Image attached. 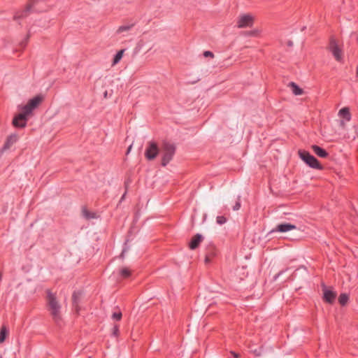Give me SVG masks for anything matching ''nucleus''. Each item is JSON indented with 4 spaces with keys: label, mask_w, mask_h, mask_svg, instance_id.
Masks as SVG:
<instances>
[{
    "label": "nucleus",
    "mask_w": 358,
    "mask_h": 358,
    "mask_svg": "<svg viewBox=\"0 0 358 358\" xmlns=\"http://www.w3.org/2000/svg\"><path fill=\"white\" fill-rule=\"evenodd\" d=\"M45 292L48 310L50 312L55 322L59 324L62 320V306L57 299V294L53 293L50 289H47Z\"/></svg>",
    "instance_id": "1"
},
{
    "label": "nucleus",
    "mask_w": 358,
    "mask_h": 358,
    "mask_svg": "<svg viewBox=\"0 0 358 358\" xmlns=\"http://www.w3.org/2000/svg\"><path fill=\"white\" fill-rule=\"evenodd\" d=\"M45 1L46 0H29L24 10L15 13L14 19L20 20L26 17L31 11L41 12L45 10L46 8L43 6Z\"/></svg>",
    "instance_id": "2"
},
{
    "label": "nucleus",
    "mask_w": 358,
    "mask_h": 358,
    "mask_svg": "<svg viewBox=\"0 0 358 358\" xmlns=\"http://www.w3.org/2000/svg\"><path fill=\"white\" fill-rule=\"evenodd\" d=\"M161 149L162 152V165L166 166L175 155L176 146L173 143L164 141L162 144Z\"/></svg>",
    "instance_id": "3"
},
{
    "label": "nucleus",
    "mask_w": 358,
    "mask_h": 358,
    "mask_svg": "<svg viewBox=\"0 0 358 358\" xmlns=\"http://www.w3.org/2000/svg\"><path fill=\"white\" fill-rule=\"evenodd\" d=\"M299 155L300 158L310 168L322 170L323 166L319 162V161L312 155H310L308 151L306 150H299Z\"/></svg>",
    "instance_id": "4"
},
{
    "label": "nucleus",
    "mask_w": 358,
    "mask_h": 358,
    "mask_svg": "<svg viewBox=\"0 0 358 358\" xmlns=\"http://www.w3.org/2000/svg\"><path fill=\"white\" fill-rule=\"evenodd\" d=\"M159 148L155 141H149L145 151V157L148 160H153L157 157Z\"/></svg>",
    "instance_id": "5"
},
{
    "label": "nucleus",
    "mask_w": 358,
    "mask_h": 358,
    "mask_svg": "<svg viewBox=\"0 0 358 358\" xmlns=\"http://www.w3.org/2000/svg\"><path fill=\"white\" fill-rule=\"evenodd\" d=\"M254 23V17L250 14L241 15L237 19L238 28L251 27Z\"/></svg>",
    "instance_id": "6"
},
{
    "label": "nucleus",
    "mask_w": 358,
    "mask_h": 358,
    "mask_svg": "<svg viewBox=\"0 0 358 358\" xmlns=\"http://www.w3.org/2000/svg\"><path fill=\"white\" fill-rule=\"evenodd\" d=\"M329 49L332 53L333 56L338 62H341L343 59V50L338 45L336 41L334 38H331L329 45Z\"/></svg>",
    "instance_id": "7"
},
{
    "label": "nucleus",
    "mask_w": 358,
    "mask_h": 358,
    "mask_svg": "<svg viewBox=\"0 0 358 358\" xmlns=\"http://www.w3.org/2000/svg\"><path fill=\"white\" fill-rule=\"evenodd\" d=\"M296 228V225L292 224L290 223H282L278 224L275 229L273 230V231H278V232H287L289 231H291L292 229H295Z\"/></svg>",
    "instance_id": "8"
},
{
    "label": "nucleus",
    "mask_w": 358,
    "mask_h": 358,
    "mask_svg": "<svg viewBox=\"0 0 358 358\" xmlns=\"http://www.w3.org/2000/svg\"><path fill=\"white\" fill-rule=\"evenodd\" d=\"M203 240V237L202 236V235L199 234H196V235H194L192 240L190 241L189 243V248L191 249V250H195L196 249L199 245H200V243L202 242V241Z\"/></svg>",
    "instance_id": "9"
},
{
    "label": "nucleus",
    "mask_w": 358,
    "mask_h": 358,
    "mask_svg": "<svg viewBox=\"0 0 358 358\" xmlns=\"http://www.w3.org/2000/svg\"><path fill=\"white\" fill-rule=\"evenodd\" d=\"M336 296V292H334L331 290L327 289L326 287H324V296H323V299L324 301H326L327 303H332L334 301Z\"/></svg>",
    "instance_id": "10"
},
{
    "label": "nucleus",
    "mask_w": 358,
    "mask_h": 358,
    "mask_svg": "<svg viewBox=\"0 0 358 358\" xmlns=\"http://www.w3.org/2000/svg\"><path fill=\"white\" fill-rule=\"evenodd\" d=\"M33 111L32 108L27 103L22 108V113L17 115V119H27Z\"/></svg>",
    "instance_id": "11"
},
{
    "label": "nucleus",
    "mask_w": 358,
    "mask_h": 358,
    "mask_svg": "<svg viewBox=\"0 0 358 358\" xmlns=\"http://www.w3.org/2000/svg\"><path fill=\"white\" fill-rule=\"evenodd\" d=\"M311 149L320 157L326 158L329 156V153L324 149L317 145H313Z\"/></svg>",
    "instance_id": "12"
},
{
    "label": "nucleus",
    "mask_w": 358,
    "mask_h": 358,
    "mask_svg": "<svg viewBox=\"0 0 358 358\" xmlns=\"http://www.w3.org/2000/svg\"><path fill=\"white\" fill-rule=\"evenodd\" d=\"M17 134H11L8 136L3 145V150H6L9 149L15 143L17 142Z\"/></svg>",
    "instance_id": "13"
},
{
    "label": "nucleus",
    "mask_w": 358,
    "mask_h": 358,
    "mask_svg": "<svg viewBox=\"0 0 358 358\" xmlns=\"http://www.w3.org/2000/svg\"><path fill=\"white\" fill-rule=\"evenodd\" d=\"M43 100V96L42 95H37L34 98L31 99L27 103L32 108L33 110H34L38 106V105L42 102Z\"/></svg>",
    "instance_id": "14"
},
{
    "label": "nucleus",
    "mask_w": 358,
    "mask_h": 358,
    "mask_svg": "<svg viewBox=\"0 0 358 358\" xmlns=\"http://www.w3.org/2000/svg\"><path fill=\"white\" fill-rule=\"evenodd\" d=\"M338 115L347 122H349L351 120V114L350 109L348 107L342 108L338 112Z\"/></svg>",
    "instance_id": "15"
},
{
    "label": "nucleus",
    "mask_w": 358,
    "mask_h": 358,
    "mask_svg": "<svg viewBox=\"0 0 358 358\" xmlns=\"http://www.w3.org/2000/svg\"><path fill=\"white\" fill-rule=\"evenodd\" d=\"M27 119H17V115H16L13 120V124L15 127L18 128H24L27 125Z\"/></svg>",
    "instance_id": "16"
},
{
    "label": "nucleus",
    "mask_w": 358,
    "mask_h": 358,
    "mask_svg": "<svg viewBox=\"0 0 358 358\" xmlns=\"http://www.w3.org/2000/svg\"><path fill=\"white\" fill-rule=\"evenodd\" d=\"M292 90V92L294 95H301L303 94V90L299 87L295 83L291 82L289 85Z\"/></svg>",
    "instance_id": "17"
},
{
    "label": "nucleus",
    "mask_w": 358,
    "mask_h": 358,
    "mask_svg": "<svg viewBox=\"0 0 358 358\" xmlns=\"http://www.w3.org/2000/svg\"><path fill=\"white\" fill-rule=\"evenodd\" d=\"M8 334V330L5 325H3L0 330V343H2L5 341L7 336Z\"/></svg>",
    "instance_id": "18"
},
{
    "label": "nucleus",
    "mask_w": 358,
    "mask_h": 358,
    "mask_svg": "<svg viewBox=\"0 0 358 358\" xmlns=\"http://www.w3.org/2000/svg\"><path fill=\"white\" fill-rule=\"evenodd\" d=\"M124 50H120L118 51L116 55H115L113 61V66L117 64L120 62L121 59L122 58L123 54H124Z\"/></svg>",
    "instance_id": "19"
},
{
    "label": "nucleus",
    "mask_w": 358,
    "mask_h": 358,
    "mask_svg": "<svg viewBox=\"0 0 358 358\" xmlns=\"http://www.w3.org/2000/svg\"><path fill=\"white\" fill-rule=\"evenodd\" d=\"M131 271L127 267H124L120 270V275L123 278H129L131 275Z\"/></svg>",
    "instance_id": "20"
},
{
    "label": "nucleus",
    "mask_w": 358,
    "mask_h": 358,
    "mask_svg": "<svg viewBox=\"0 0 358 358\" xmlns=\"http://www.w3.org/2000/svg\"><path fill=\"white\" fill-rule=\"evenodd\" d=\"M349 299V296L347 294H341L338 297V302L341 306H345Z\"/></svg>",
    "instance_id": "21"
},
{
    "label": "nucleus",
    "mask_w": 358,
    "mask_h": 358,
    "mask_svg": "<svg viewBox=\"0 0 358 358\" xmlns=\"http://www.w3.org/2000/svg\"><path fill=\"white\" fill-rule=\"evenodd\" d=\"M82 213H83V215L87 219H91V218L95 217V214L94 213H90L85 208H83Z\"/></svg>",
    "instance_id": "22"
},
{
    "label": "nucleus",
    "mask_w": 358,
    "mask_h": 358,
    "mask_svg": "<svg viewBox=\"0 0 358 358\" xmlns=\"http://www.w3.org/2000/svg\"><path fill=\"white\" fill-rule=\"evenodd\" d=\"M132 27V25H122L118 27L117 30V34H120L123 31H129Z\"/></svg>",
    "instance_id": "23"
},
{
    "label": "nucleus",
    "mask_w": 358,
    "mask_h": 358,
    "mask_svg": "<svg viewBox=\"0 0 358 358\" xmlns=\"http://www.w3.org/2000/svg\"><path fill=\"white\" fill-rule=\"evenodd\" d=\"M227 221V219L223 216V215H219L216 217V222L217 224L222 225L224 223H226Z\"/></svg>",
    "instance_id": "24"
},
{
    "label": "nucleus",
    "mask_w": 358,
    "mask_h": 358,
    "mask_svg": "<svg viewBox=\"0 0 358 358\" xmlns=\"http://www.w3.org/2000/svg\"><path fill=\"white\" fill-rule=\"evenodd\" d=\"M122 314L121 311L115 312L112 315V318L115 320L120 321L122 319Z\"/></svg>",
    "instance_id": "25"
},
{
    "label": "nucleus",
    "mask_w": 358,
    "mask_h": 358,
    "mask_svg": "<svg viewBox=\"0 0 358 358\" xmlns=\"http://www.w3.org/2000/svg\"><path fill=\"white\" fill-rule=\"evenodd\" d=\"M79 299V293L74 292L72 295V300L73 305H77Z\"/></svg>",
    "instance_id": "26"
},
{
    "label": "nucleus",
    "mask_w": 358,
    "mask_h": 358,
    "mask_svg": "<svg viewBox=\"0 0 358 358\" xmlns=\"http://www.w3.org/2000/svg\"><path fill=\"white\" fill-rule=\"evenodd\" d=\"M241 206V199H240V196H238L237 199V201H236L235 205L233 206V210H238L240 209Z\"/></svg>",
    "instance_id": "27"
},
{
    "label": "nucleus",
    "mask_w": 358,
    "mask_h": 358,
    "mask_svg": "<svg viewBox=\"0 0 358 358\" xmlns=\"http://www.w3.org/2000/svg\"><path fill=\"white\" fill-rule=\"evenodd\" d=\"M113 335L115 336H118L119 335V326L115 324L113 328Z\"/></svg>",
    "instance_id": "28"
},
{
    "label": "nucleus",
    "mask_w": 358,
    "mask_h": 358,
    "mask_svg": "<svg viewBox=\"0 0 358 358\" xmlns=\"http://www.w3.org/2000/svg\"><path fill=\"white\" fill-rule=\"evenodd\" d=\"M203 56L205 57H211V58H213L214 57V54L210 52V51H208V50H206V51H204L203 52Z\"/></svg>",
    "instance_id": "29"
},
{
    "label": "nucleus",
    "mask_w": 358,
    "mask_h": 358,
    "mask_svg": "<svg viewBox=\"0 0 358 358\" xmlns=\"http://www.w3.org/2000/svg\"><path fill=\"white\" fill-rule=\"evenodd\" d=\"M231 355L234 357V358H239L240 357V355L234 352V351H231L230 352Z\"/></svg>",
    "instance_id": "30"
},
{
    "label": "nucleus",
    "mask_w": 358,
    "mask_h": 358,
    "mask_svg": "<svg viewBox=\"0 0 358 358\" xmlns=\"http://www.w3.org/2000/svg\"><path fill=\"white\" fill-rule=\"evenodd\" d=\"M131 147L132 145H131L130 146H129V148H127V155H128L129 153V152L131 151Z\"/></svg>",
    "instance_id": "31"
},
{
    "label": "nucleus",
    "mask_w": 358,
    "mask_h": 358,
    "mask_svg": "<svg viewBox=\"0 0 358 358\" xmlns=\"http://www.w3.org/2000/svg\"><path fill=\"white\" fill-rule=\"evenodd\" d=\"M124 252H125V250H124L122 251V252L121 255H120L122 257H124Z\"/></svg>",
    "instance_id": "32"
},
{
    "label": "nucleus",
    "mask_w": 358,
    "mask_h": 358,
    "mask_svg": "<svg viewBox=\"0 0 358 358\" xmlns=\"http://www.w3.org/2000/svg\"><path fill=\"white\" fill-rule=\"evenodd\" d=\"M209 261V259L208 257H206V262H208Z\"/></svg>",
    "instance_id": "33"
},
{
    "label": "nucleus",
    "mask_w": 358,
    "mask_h": 358,
    "mask_svg": "<svg viewBox=\"0 0 358 358\" xmlns=\"http://www.w3.org/2000/svg\"><path fill=\"white\" fill-rule=\"evenodd\" d=\"M357 76L358 77V68L357 69Z\"/></svg>",
    "instance_id": "34"
}]
</instances>
